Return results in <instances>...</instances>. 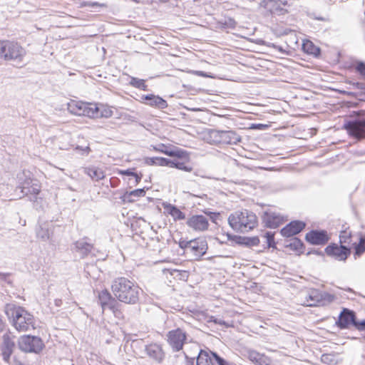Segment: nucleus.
<instances>
[{
  "instance_id": "nucleus-41",
  "label": "nucleus",
  "mask_w": 365,
  "mask_h": 365,
  "mask_svg": "<svg viewBox=\"0 0 365 365\" xmlns=\"http://www.w3.org/2000/svg\"><path fill=\"white\" fill-rule=\"evenodd\" d=\"M365 252V239L361 238L359 244L355 247V255L360 256Z\"/></svg>"
},
{
  "instance_id": "nucleus-8",
  "label": "nucleus",
  "mask_w": 365,
  "mask_h": 365,
  "mask_svg": "<svg viewBox=\"0 0 365 365\" xmlns=\"http://www.w3.org/2000/svg\"><path fill=\"white\" fill-rule=\"evenodd\" d=\"M324 252L329 257L338 261H345L351 254L350 248L345 245H339L335 243L328 245L325 248Z\"/></svg>"
},
{
  "instance_id": "nucleus-33",
  "label": "nucleus",
  "mask_w": 365,
  "mask_h": 365,
  "mask_svg": "<svg viewBox=\"0 0 365 365\" xmlns=\"http://www.w3.org/2000/svg\"><path fill=\"white\" fill-rule=\"evenodd\" d=\"M168 167L170 168H175L177 169L185 171V172H192V168L191 166L186 165L185 163L180 162L177 160H170V163L168 164Z\"/></svg>"
},
{
  "instance_id": "nucleus-18",
  "label": "nucleus",
  "mask_w": 365,
  "mask_h": 365,
  "mask_svg": "<svg viewBox=\"0 0 365 365\" xmlns=\"http://www.w3.org/2000/svg\"><path fill=\"white\" fill-rule=\"evenodd\" d=\"M306 224L302 221H293L281 230V234L284 237H291L299 233Z\"/></svg>"
},
{
  "instance_id": "nucleus-4",
  "label": "nucleus",
  "mask_w": 365,
  "mask_h": 365,
  "mask_svg": "<svg viewBox=\"0 0 365 365\" xmlns=\"http://www.w3.org/2000/svg\"><path fill=\"white\" fill-rule=\"evenodd\" d=\"M24 55L25 51L19 43L9 41H0V58L6 61H21Z\"/></svg>"
},
{
  "instance_id": "nucleus-29",
  "label": "nucleus",
  "mask_w": 365,
  "mask_h": 365,
  "mask_svg": "<svg viewBox=\"0 0 365 365\" xmlns=\"http://www.w3.org/2000/svg\"><path fill=\"white\" fill-rule=\"evenodd\" d=\"M222 130H211L207 135V140L210 144H221Z\"/></svg>"
},
{
  "instance_id": "nucleus-58",
  "label": "nucleus",
  "mask_w": 365,
  "mask_h": 365,
  "mask_svg": "<svg viewBox=\"0 0 365 365\" xmlns=\"http://www.w3.org/2000/svg\"><path fill=\"white\" fill-rule=\"evenodd\" d=\"M211 318H212L211 321L214 322L215 324H222V322L221 320H218L217 319H213L214 318L213 317H212Z\"/></svg>"
},
{
  "instance_id": "nucleus-19",
  "label": "nucleus",
  "mask_w": 365,
  "mask_h": 365,
  "mask_svg": "<svg viewBox=\"0 0 365 365\" xmlns=\"http://www.w3.org/2000/svg\"><path fill=\"white\" fill-rule=\"evenodd\" d=\"M15 344L8 334L3 336V343L1 345V351L3 359L9 363L10 356L11 355Z\"/></svg>"
},
{
  "instance_id": "nucleus-2",
  "label": "nucleus",
  "mask_w": 365,
  "mask_h": 365,
  "mask_svg": "<svg viewBox=\"0 0 365 365\" xmlns=\"http://www.w3.org/2000/svg\"><path fill=\"white\" fill-rule=\"evenodd\" d=\"M5 312L19 331H27L34 329V318L24 308L14 304H6Z\"/></svg>"
},
{
  "instance_id": "nucleus-43",
  "label": "nucleus",
  "mask_w": 365,
  "mask_h": 365,
  "mask_svg": "<svg viewBox=\"0 0 365 365\" xmlns=\"http://www.w3.org/2000/svg\"><path fill=\"white\" fill-rule=\"evenodd\" d=\"M264 237L266 239V242L267 243V245L269 247H274V234H272L271 232H267L264 235Z\"/></svg>"
},
{
  "instance_id": "nucleus-26",
  "label": "nucleus",
  "mask_w": 365,
  "mask_h": 365,
  "mask_svg": "<svg viewBox=\"0 0 365 365\" xmlns=\"http://www.w3.org/2000/svg\"><path fill=\"white\" fill-rule=\"evenodd\" d=\"M211 355L206 351L200 350L196 360L197 365H215Z\"/></svg>"
},
{
  "instance_id": "nucleus-1",
  "label": "nucleus",
  "mask_w": 365,
  "mask_h": 365,
  "mask_svg": "<svg viewBox=\"0 0 365 365\" xmlns=\"http://www.w3.org/2000/svg\"><path fill=\"white\" fill-rule=\"evenodd\" d=\"M111 289L117 299L129 304L138 302L141 291L138 284L124 277L115 278L112 282Z\"/></svg>"
},
{
  "instance_id": "nucleus-48",
  "label": "nucleus",
  "mask_w": 365,
  "mask_h": 365,
  "mask_svg": "<svg viewBox=\"0 0 365 365\" xmlns=\"http://www.w3.org/2000/svg\"><path fill=\"white\" fill-rule=\"evenodd\" d=\"M224 24L227 27L234 28L236 26V21L232 18H228L227 19H225Z\"/></svg>"
},
{
  "instance_id": "nucleus-27",
  "label": "nucleus",
  "mask_w": 365,
  "mask_h": 365,
  "mask_svg": "<svg viewBox=\"0 0 365 365\" xmlns=\"http://www.w3.org/2000/svg\"><path fill=\"white\" fill-rule=\"evenodd\" d=\"M86 173L88 175L92 180L98 181L105 178V173L103 170L99 168L91 167L87 168L85 170Z\"/></svg>"
},
{
  "instance_id": "nucleus-36",
  "label": "nucleus",
  "mask_w": 365,
  "mask_h": 365,
  "mask_svg": "<svg viewBox=\"0 0 365 365\" xmlns=\"http://www.w3.org/2000/svg\"><path fill=\"white\" fill-rule=\"evenodd\" d=\"M93 118H109L112 115L113 112L109 108H100L97 106V110Z\"/></svg>"
},
{
  "instance_id": "nucleus-50",
  "label": "nucleus",
  "mask_w": 365,
  "mask_h": 365,
  "mask_svg": "<svg viewBox=\"0 0 365 365\" xmlns=\"http://www.w3.org/2000/svg\"><path fill=\"white\" fill-rule=\"evenodd\" d=\"M76 150H79L83 151V154H84V153L88 154V153L91 150L90 147L88 145H86V146L77 145L76 148Z\"/></svg>"
},
{
  "instance_id": "nucleus-53",
  "label": "nucleus",
  "mask_w": 365,
  "mask_h": 365,
  "mask_svg": "<svg viewBox=\"0 0 365 365\" xmlns=\"http://www.w3.org/2000/svg\"><path fill=\"white\" fill-rule=\"evenodd\" d=\"M257 365H270L267 361L264 356L259 361Z\"/></svg>"
},
{
  "instance_id": "nucleus-37",
  "label": "nucleus",
  "mask_w": 365,
  "mask_h": 365,
  "mask_svg": "<svg viewBox=\"0 0 365 365\" xmlns=\"http://www.w3.org/2000/svg\"><path fill=\"white\" fill-rule=\"evenodd\" d=\"M259 239L258 237H243L240 242V244L245 245L248 247L257 246L259 244Z\"/></svg>"
},
{
  "instance_id": "nucleus-20",
  "label": "nucleus",
  "mask_w": 365,
  "mask_h": 365,
  "mask_svg": "<svg viewBox=\"0 0 365 365\" xmlns=\"http://www.w3.org/2000/svg\"><path fill=\"white\" fill-rule=\"evenodd\" d=\"M142 99L147 101L146 103L148 106L155 107L158 109H165L168 107V103L165 100L158 96L153 94L143 95Z\"/></svg>"
},
{
  "instance_id": "nucleus-34",
  "label": "nucleus",
  "mask_w": 365,
  "mask_h": 365,
  "mask_svg": "<svg viewBox=\"0 0 365 365\" xmlns=\"http://www.w3.org/2000/svg\"><path fill=\"white\" fill-rule=\"evenodd\" d=\"M164 153L170 157H177L178 158H183L187 155V153L185 150H183L180 148H176L175 150H165Z\"/></svg>"
},
{
  "instance_id": "nucleus-15",
  "label": "nucleus",
  "mask_w": 365,
  "mask_h": 365,
  "mask_svg": "<svg viewBox=\"0 0 365 365\" xmlns=\"http://www.w3.org/2000/svg\"><path fill=\"white\" fill-rule=\"evenodd\" d=\"M207 250V244L205 240L201 239H194L191 240L188 253L192 254L193 257L197 259L206 253Z\"/></svg>"
},
{
  "instance_id": "nucleus-54",
  "label": "nucleus",
  "mask_w": 365,
  "mask_h": 365,
  "mask_svg": "<svg viewBox=\"0 0 365 365\" xmlns=\"http://www.w3.org/2000/svg\"><path fill=\"white\" fill-rule=\"evenodd\" d=\"M163 147H165V145L164 144H161L158 147H154L153 148L156 151L161 152V153H164L165 150L162 149V148H163Z\"/></svg>"
},
{
  "instance_id": "nucleus-14",
  "label": "nucleus",
  "mask_w": 365,
  "mask_h": 365,
  "mask_svg": "<svg viewBox=\"0 0 365 365\" xmlns=\"http://www.w3.org/2000/svg\"><path fill=\"white\" fill-rule=\"evenodd\" d=\"M305 239L312 245H324L330 237L326 230H312L306 234Z\"/></svg>"
},
{
  "instance_id": "nucleus-44",
  "label": "nucleus",
  "mask_w": 365,
  "mask_h": 365,
  "mask_svg": "<svg viewBox=\"0 0 365 365\" xmlns=\"http://www.w3.org/2000/svg\"><path fill=\"white\" fill-rule=\"evenodd\" d=\"M145 195V190L144 188L143 189H136L129 192L128 196L129 197H141L144 196Z\"/></svg>"
},
{
  "instance_id": "nucleus-45",
  "label": "nucleus",
  "mask_w": 365,
  "mask_h": 365,
  "mask_svg": "<svg viewBox=\"0 0 365 365\" xmlns=\"http://www.w3.org/2000/svg\"><path fill=\"white\" fill-rule=\"evenodd\" d=\"M356 71L365 77V62L359 61L356 66Z\"/></svg>"
},
{
  "instance_id": "nucleus-21",
  "label": "nucleus",
  "mask_w": 365,
  "mask_h": 365,
  "mask_svg": "<svg viewBox=\"0 0 365 365\" xmlns=\"http://www.w3.org/2000/svg\"><path fill=\"white\" fill-rule=\"evenodd\" d=\"M82 257H85L93 249V245L88 243L85 239H81L73 243V248Z\"/></svg>"
},
{
  "instance_id": "nucleus-39",
  "label": "nucleus",
  "mask_w": 365,
  "mask_h": 365,
  "mask_svg": "<svg viewBox=\"0 0 365 365\" xmlns=\"http://www.w3.org/2000/svg\"><path fill=\"white\" fill-rule=\"evenodd\" d=\"M321 361L326 364H333L336 363V359L332 354H324L321 356Z\"/></svg>"
},
{
  "instance_id": "nucleus-12",
  "label": "nucleus",
  "mask_w": 365,
  "mask_h": 365,
  "mask_svg": "<svg viewBox=\"0 0 365 365\" xmlns=\"http://www.w3.org/2000/svg\"><path fill=\"white\" fill-rule=\"evenodd\" d=\"M98 302L101 304L103 312L108 309L115 313V311L118 310V302L106 289L99 292Z\"/></svg>"
},
{
  "instance_id": "nucleus-47",
  "label": "nucleus",
  "mask_w": 365,
  "mask_h": 365,
  "mask_svg": "<svg viewBox=\"0 0 365 365\" xmlns=\"http://www.w3.org/2000/svg\"><path fill=\"white\" fill-rule=\"evenodd\" d=\"M354 327L359 331H365V319L361 322L356 321Z\"/></svg>"
},
{
  "instance_id": "nucleus-10",
  "label": "nucleus",
  "mask_w": 365,
  "mask_h": 365,
  "mask_svg": "<svg viewBox=\"0 0 365 365\" xmlns=\"http://www.w3.org/2000/svg\"><path fill=\"white\" fill-rule=\"evenodd\" d=\"M260 4L270 14L282 15L287 12V0H263Z\"/></svg>"
},
{
  "instance_id": "nucleus-40",
  "label": "nucleus",
  "mask_w": 365,
  "mask_h": 365,
  "mask_svg": "<svg viewBox=\"0 0 365 365\" xmlns=\"http://www.w3.org/2000/svg\"><path fill=\"white\" fill-rule=\"evenodd\" d=\"M264 355L262 354H260L259 353L255 351H249L248 353V359L255 363V364H258L259 361H260V359L262 358Z\"/></svg>"
},
{
  "instance_id": "nucleus-25",
  "label": "nucleus",
  "mask_w": 365,
  "mask_h": 365,
  "mask_svg": "<svg viewBox=\"0 0 365 365\" xmlns=\"http://www.w3.org/2000/svg\"><path fill=\"white\" fill-rule=\"evenodd\" d=\"M164 208L175 220H180L185 218V215L175 205L168 204L164 205Z\"/></svg>"
},
{
  "instance_id": "nucleus-6",
  "label": "nucleus",
  "mask_w": 365,
  "mask_h": 365,
  "mask_svg": "<svg viewBox=\"0 0 365 365\" xmlns=\"http://www.w3.org/2000/svg\"><path fill=\"white\" fill-rule=\"evenodd\" d=\"M187 334L181 328H176L166 334V341L173 351H180L187 342Z\"/></svg>"
},
{
  "instance_id": "nucleus-23",
  "label": "nucleus",
  "mask_w": 365,
  "mask_h": 365,
  "mask_svg": "<svg viewBox=\"0 0 365 365\" xmlns=\"http://www.w3.org/2000/svg\"><path fill=\"white\" fill-rule=\"evenodd\" d=\"M36 236L43 241H47L50 239L53 231L48 223H43L39 225L38 227L36 228Z\"/></svg>"
},
{
  "instance_id": "nucleus-35",
  "label": "nucleus",
  "mask_w": 365,
  "mask_h": 365,
  "mask_svg": "<svg viewBox=\"0 0 365 365\" xmlns=\"http://www.w3.org/2000/svg\"><path fill=\"white\" fill-rule=\"evenodd\" d=\"M129 84L135 88L142 89L143 91H146L148 88L144 80L135 77H130Z\"/></svg>"
},
{
  "instance_id": "nucleus-63",
  "label": "nucleus",
  "mask_w": 365,
  "mask_h": 365,
  "mask_svg": "<svg viewBox=\"0 0 365 365\" xmlns=\"http://www.w3.org/2000/svg\"><path fill=\"white\" fill-rule=\"evenodd\" d=\"M183 354H184V356H185V357L186 359H188V356H187V354H186L185 353H183Z\"/></svg>"
},
{
  "instance_id": "nucleus-32",
  "label": "nucleus",
  "mask_w": 365,
  "mask_h": 365,
  "mask_svg": "<svg viewBox=\"0 0 365 365\" xmlns=\"http://www.w3.org/2000/svg\"><path fill=\"white\" fill-rule=\"evenodd\" d=\"M287 247L290 248L292 250L302 252L303 243L298 238H292L289 240V243L286 245Z\"/></svg>"
},
{
  "instance_id": "nucleus-62",
  "label": "nucleus",
  "mask_w": 365,
  "mask_h": 365,
  "mask_svg": "<svg viewBox=\"0 0 365 365\" xmlns=\"http://www.w3.org/2000/svg\"><path fill=\"white\" fill-rule=\"evenodd\" d=\"M194 361H195V358L190 359V363L192 364V365L194 364Z\"/></svg>"
},
{
  "instance_id": "nucleus-17",
  "label": "nucleus",
  "mask_w": 365,
  "mask_h": 365,
  "mask_svg": "<svg viewBox=\"0 0 365 365\" xmlns=\"http://www.w3.org/2000/svg\"><path fill=\"white\" fill-rule=\"evenodd\" d=\"M145 351L147 355L158 363H160L165 358V353L162 346L157 344H150L145 346Z\"/></svg>"
},
{
  "instance_id": "nucleus-61",
  "label": "nucleus",
  "mask_w": 365,
  "mask_h": 365,
  "mask_svg": "<svg viewBox=\"0 0 365 365\" xmlns=\"http://www.w3.org/2000/svg\"><path fill=\"white\" fill-rule=\"evenodd\" d=\"M197 73L200 76H205V74L203 73V71H197Z\"/></svg>"
},
{
  "instance_id": "nucleus-60",
  "label": "nucleus",
  "mask_w": 365,
  "mask_h": 365,
  "mask_svg": "<svg viewBox=\"0 0 365 365\" xmlns=\"http://www.w3.org/2000/svg\"><path fill=\"white\" fill-rule=\"evenodd\" d=\"M314 254H316L317 255H323V253L322 252L319 251V250H314L312 252Z\"/></svg>"
},
{
  "instance_id": "nucleus-11",
  "label": "nucleus",
  "mask_w": 365,
  "mask_h": 365,
  "mask_svg": "<svg viewBox=\"0 0 365 365\" xmlns=\"http://www.w3.org/2000/svg\"><path fill=\"white\" fill-rule=\"evenodd\" d=\"M186 225L194 231L204 232L208 230L209 220L205 215H194L187 220Z\"/></svg>"
},
{
  "instance_id": "nucleus-3",
  "label": "nucleus",
  "mask_w": 365,
  "mask_h": 365,
  "mask_svg": "<svg viewBox=\"0 0 365 365\" xmlns=\"http://www.w3.org/2000/svg\"><path fill=\"white\" fill-rule=\"evenodd\" d=\"M228 223L234 230L247 232L257 226V218L252 212L244 210L232 213L228 217Z\"/></svg>"
},
{
  "instance_id": "nucleus-5",
  "label": "nucleus",
  "mask_w": 365,
  "mask_h": 365,
  "mask_svg": "<svg viewBox=\"0 0 365 365\" xmlns=\"http://www.w3.org/2000/svg\"><path fill=\"white\" fill-rule=\"evenodd\" d=\"M67 109L73 115L93 118L97 110V104L71 100L67 103Z\"/></svg>"
},
{
  "instance_id": "nucleus-22",
  "label": "nucleus",
  "mask_w": 365,
  "mask_h": 365,
  "mask_svg": "<svg viewBox=\"0 0 365 365\" xmlns=\"http://www.w3.org/2000/svg\"><path fill=\"white\" fill-rule=\"evenodd\" d=\"M241 138L233 130H222L221 144H237Z\"/></svg>"
},
{
  "instance_id": "nucleus-51",
  "label": "nucleus",
  "mask_w": 365,
  "mask_h": 365,
  "mask_svg": "<svg viewBox=\"0 0 365 365\" xmlns=\"http://www.w3.org/2000/svg\"><path fill=\"white\" fill-rule=\"evenodd\" d=\"M34 182L30 178L21 182L19 187H30Z\"/></svg>"
},
{
  "instance_id": "nucleus-57",
  "label": "nucleus",
  "mask_w": 365,
  "mask_h": 365,
  "mask_svg": "<svg viewBox=\"0 0 365 365\" xmlns=\"http://www.w3.org/2000/svg\"><path fill=\"white\" fill-rule=\"evenodd\" d=\"M354 85L357 88H359V89H362L363 88V84L361 83H359V82H356V83H354Z\"/></svg>"
},
{
  "instance_id": "nucleus-38",
  "label": "nucleus",
  "mask_w": 365,
  "mask_h": 365,
  "mask_svg": "<svg viewBox=\"0 0 365 365\" xmlns=\"http://www.w3.org/2000/svg\"><path fill=\"white\" fill-rule=\"evenodd\" d=\"M351 232L347 230H343L339 235V242L340 245H344L345 244H349L351 242Z\"/></svg>"
},
{
  "instance_id": "nucleus-52",
  "label": "nucleus",
  "mask_w": 365,
  "mask_h": 365,
  "mask_svg": "<svg viewBox=\"0 0 365 365\" xmlns=\"http://www.w3.org/2000/svg\"><path fill=\"white\" fill-rule=\"evenodd\" d=\"M10 276L9 273H1L0 272V281H6L8 277Z\"/></svg>"
},
{
  "instance_id": "nucleus-30",
  "label": "nucleus",
  "mask_w": 365,
  "mask_h": 365,
  "mask_svg": "<svg viewBox=\"0 0 365 365\" xmlns=\"http://www.w3.org/2000/svg\"><path fill=\"white\" fill-rule=\"evenodd\" d=\"M18 188L25 195L36 196L40 192V186L36 182H34L30 187H18Z\"/></svg>"
},
{
  "instance_id": "nucleus-56",
  "label": "nucleus",
  "mask_w": 365,
  "mask_h": 365,
  "mask_svg": "<svg viewBox=\"0 0 365 365\" xmlns=\"http://www.w3.org/2000/svg\"><path fill=\"white\" fill-rule=\"evenodd\" d=\"M54 304L56 307H60L62 304V300L61 299H56L54 301Z\"/></svg>"
},
{
  "instance_id": "nucleus-46",
  "label": "nucleus",
  "mask_w": 365,
  "mask_h": 365,
  "mask_svg": "<svg viewBox=\"0 0 365 365\" xmlns=\"http://www.w3.org/2000/svg\"><path fill=\"white\" fill-rule=\"evenodd\" d=\"M190 243H191V240H180L179 241V247L184 250L187 253H188V250L190 248Z\"/></svg>"
},
{
  "instance_id": "nucleus-16",
  "label": "nucleus",
  "mask_w": 365,
  "mask_h": 365,
  "mask_svg": "<svg viewBox=\"0 0 365 365\" xmlns=\"http://www.w3.org/2000/svg\"><path fill=\"white\" fill-rule=\"evenodd\" d=\"M286 220L278 212L267 210L263 215V221L267 227L275 228L282 224Z\"/></svg>"
},
{
  "instance_id": "nucleus-7",
  "label": "nucleus",
  "mask_w": 365,
  "mask_h": 365,
  "mask_svg": "<svg viewBox=\"0 0 365 365\" xmlns=\"http://www.w3.org/2000/svg\"><path fill=\"white\" fill-rule=\"evenodd\" d=\"M19 347L24 352L38 353L43 347L41 338L30 335H24L19 339Z\"/></svg>"
},
{
  "instance_id": "nucleus-42",
  "label": "nucleus",
  "mask_w": 365,
  "mask_h": 365,
  "mask_svg": "<svg viewBox=\"0 0 365 365\" xmlns=\"http://www.w3.org/2000/svg\"><path fill=\"white\" fill-rule=\"evenodd\" d=\"M212 356L215 359V361L218 365H232L229 361L220 357L219 355L214 352H211Z\"/></svg>"
},
{
  "instance_id": "nucleus-49",
  "label": "nucleus",
  "mask_w": 365,
  "mask_h": 365,
  "mask_svg": "<svg viewBox=\"0 0 365 365\" xmlns=\"http://www.w3.org/2000/svg\"><path fill=\"white\" fill-rule=\"evenodd\" d=\"M118 173L123 175L133 176L135 173L131 169H127L120 170Z\"/></svg>"
},
{
  "instance_id": "nucleus-24",
  "label": "nucleus",
  "mask_w": 365,
  "mask_h": 365,
  "mask_svg": "<svg viewBox=\"0 0 365 365\" xmlns=\"http://www.w3.org/2000/svg\"><path fill=\"white\" fill-rule=\"evenodd\" d=\"M305 304L308 307L319 306L322 302V296L317 290L310 291L305 297Z\"/></svg>"
},
{
  "instance_id": "nucleus-13",
  "label": "nucleus",
  "mask_w": 365,
  "mask_h": 365,
  "mask_svg": "<svg viewBox=\"0 0 365 365\" xmlns=\"http://www.w3.org/2000/svg\"><path fill=\"white\" fill-rule=\"evenodd\" d=\"M356 321V316L354 311L346 308H343L341 312L336 324L341 329H347L350 325L354 327V323Z\"/></svg>"
},
{
  "instance_id": "nucleus-59",
  "label": "nucleus",
  "mask_w": 365,
  "mask_h": 365,
  "mask_svg": "<svg viewBox=\"0 0 365 365\" xmlns=\"http://www.w3.org/2000/svg\"><path fill=\"white\" fill-rule=\"evenodd\" d=\"M4 328V323L3 320L0 318V331H2Z\"/></svg>"
},
{
  "instance_id": "nucleus-28",
  "label": "nucleus",
  "mask_w": 365,
  "mask_h": 365,
  "mask_svg": "<svg viewBox=\"0 0 365 365\" xmlns=\"http://www.w3.org/2000/svg\"><path fill=\"white\" fill-rule=\"evenodd\" d=\"M145 162L149 165L168 166L170 163V159L162 157L146 158Z\"/></svg>"
},
{
  "instance_id": "nucleus-55",
  "label": "nucleus",
  "mask_w": 365,
  "mask_h": 365,
  "mask_svg": "<svg viewBox=\"0 0 365 365\" xmlns=\"http://www.w3.org/2000/svg\"><path fill=\"white\" fill-rule=\"evenodd\" d=\"M133 177H135V178L136 183H138L141 180V178H142V175H139L135 173H134Z\"/></svg>"
},
{
  "instance_id": "nucleus-31",
  "label": "nucleus",
  "mask_w": 365,
  "mask_h": 365,
  "mask_svg": "<svg viewBox=\"0 0 365 365\" xmlns=\"http://www.w3.org/2000/svg\"><path fill=\"white\" fill-rule=\"evenodd\" d=\"M302 49L304 52L314 56H317L320 53V49L310 41H307L303 43Z\"/></svg>"
},
{
  "instance_id": "nucleus-9",
  "label": "nucleus",
  "mask_w": 365,
  "mask_h": 365,
  "mask_svg": "<svg viewBox=\"0 0 365 365\" xmlns=\"http://www.w3.org/2000/svg\"><path fill=\"white\" fill-rule=\"evenodd\" d=\"M349 135L358 140L365 138V120L349 121L344 125Z\"/></svg>"
}]
</instances>
